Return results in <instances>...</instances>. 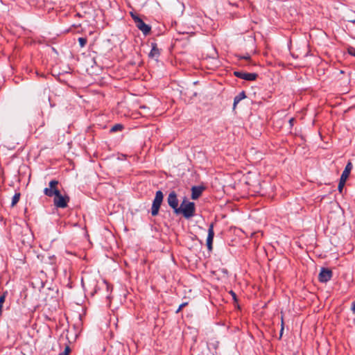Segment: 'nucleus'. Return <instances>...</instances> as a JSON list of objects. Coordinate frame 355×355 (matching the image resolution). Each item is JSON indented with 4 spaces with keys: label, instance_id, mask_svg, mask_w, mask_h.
Here are the masks:
<instances>
[{
    "label": "nucleus",
    "instance_id": "nucleus-1",
    "mask_svg": "<svg viewBox=\"0 0 355 355\" xmlns=\"http://www.w3.org/2000/svg\"><path fill=\"white\" fill-rule=\"evenodd\" d=\"M195 210L194 202L184 200L178 209L176 210L175 214H182L184 218H190L194 216Z\"/></svg>",
    "mask_w": 355,
    "mask_h": 355
},
{
    "label": "nucleus",
    "instance_id": "nucleus-14",
    "mask_svg": "<svg viewBox=\"0 0 355 355\" xmlns=\"http://www.w3.org/2000/svg\"><path fill=\"white\" fill-rule=\"evenodd\" d=\"M246 97L245 93L244 91L240 92L237 96L234 97V105L233 108L235 109L236 105L242 100Z\"/></svg>",
    "mask_w": 355,
    "mask_h": 355
},
{
    "label": "nucleus",
    "instance_id": "nucleus-31",
    "mask_svg": "<svg viewBox=\"0 0 355 355\" xmlns=\"http://www.w3.org/2000/svg\"><path fill=\"white\" fill-rule=\"evenodd\" d=\"M243 58H245V59H248V58H249V57H248H248H243Z\"/></svg>",
    "mask_w": 355,
    "mask_h": 355
},
{
    "label": "nucleus",
    "instance_id": "nucleus-10",
    "mask_svg": "<svg viewBox=\"0 0 355 355\" xmlns=\"http://www.w3.org/2000/svg\"><path fill=\"white\" fill-rule=\"evenodd\" d=\"M205 188L200 186H193L191 188V198L193 200L198 199L202 194Z\"/></svg>",
    "mask_w": 355,
    "mask_h": 355
},
{
    "label": "nucleus",
    "instance_id": "nucleus-26",
    "mask_svg": "<svg viewBox=\"0 0 355 355\" xmlns=\"http://www.w3.org/2000/svg\"><path fill=\"white\" fill-rule=\"evenodd\" d=\"M210 51H211V53L213 57L216 55V50L214 49H210Z\"/></svg>",
    "mask_w": 355,
    "mask_h": 355
},
{
    "label": "nucleus",
    "instance_id": "nucleus-30",
    "mask_svg": "<svg viewBox=\"0 0 355 355\" xmlns=\"http://www.w3.org/2000/svg\"><path fill=\"white\" fill-rule=\"evenodd\" d=\"M293 121H294V119H293V118H292V119H290L289 122H290V123H291V125H292V123H293Z\"/></svg>",
    "mask_w": 355,
    "mask_h": 355
},
{
    "label": "nucleus",
    "instance_id": "nucleus-22",
    "mask_svg": "<svg viewBox=\"0 0 355 355\" xmlns=\"http://www.w3.org/2000/svg\"><path fill=\"white\" fill-rule=\"evenodd\" d=\"M34 73L37 75V76H42V77H44L45 75L43 72H40L39 70L37 69H35L34 70Z\"/></svg>",
    "mask_w": 355,
    "mask_h": 355
},
{
    "label": "nucleus",
    "instance_id": "nucleus-2",
    "mask_svg": "<svg viewBox=\"0 0 355 355\" xmlns=\"http://www.w3.org/2000/svg\"><path fill=\"white\" fill-rule=\"evenodd\" d=\"M164 195L161 191H157L155 193V197L153 200L152 207H151V214L153 216H155L158 214L159 207L163 201Z\"/></svg>",
    "mask_w": 355,
    "mask_h": 355
},
{
    "label": "nucleus",
    "instance_id": "nucleus-29",
    "mask_svg": "<svg viewBox=\"0 0 355 355\" xmlns=\"http://www.w3.org/2000/svg\"><path fill=\"white\" fill-rule=\"evenodd\" d=\"M283 330H284V327H283V321H282V329H281V332H280L281 336L282 335Z\"/></svg>",
    "mask_w": 355,
    "mask_h": 355
},
{
    "label": "nucleus",
    "instance_id": "nucleus-15",
    "mask_svg": "<svg viewBox=\"0 0 355 355\" xmlns=\"http://www.w3.org/2000/svg\"><path fill=\"white\" fill-rule=\"evenodd\" d=\"M20 196H21L20 193H16L14 195V196L12 197V199L11 207H14L17 204V202L19 200Z\"/></svg>",
    "mask_w": 355,
    "mask_h": 355
},
{
    "label": "nucleus",
    "instance_id": "nucleus-13",
    "mask_svg": "<svg viewBox=\"0 0 355 355\" xmlns=\"http://www.w3.org/2000/svg\"><path fill=\"white\" fill-rule=\"evenodd\" d=\"M159 55V50L157 47L156 44H152V49L149 53V57L152 59L157 60Z\"/></svg>",
    "mask_w": 355,
    "mask_h": 355
},
{
    "label": "nucleus",
    "instance_id": "nucleus-3",
    "mask_svg": "<svg viewBox=\"0 0 355 355\" xmlns=\"http://www.w3.org/2000/svg\"><path fill=\"white\" fill-rule=\"evenodd\" d=\"M58 184L59 182L58 180H53L50 181L49 183V187L44 189V193L49 197L58 196L59 193V189L58 188Z\"/></svg>",
    "mask_w": 355,
    "mask_h": 355
},
{
    "label": "nucleus",
    "instance_id": "nucleus-27",
    "mask_svg": "<svg viewBox=\"0 0 355 355\" xmlns=\"http://www.w3.org/2000/svg\"><path fill=\"white\" fill-rule=\"evenodd\" d=\"M351 309L353 311V313H355V301L352 303Z\"/></svg>",
    "mask_w": 355,
    "mask_h": 355
},
{
    "label": "nucleus",
    "instance_id": "nucleus-17",
    "mask_svg": "<svg viewBox=\"0 0 355 355\" xmlns=\"http://www.w3.org/2000/svg\"><path fill=\"white\" fill-rule=\"evenodd\" d=\"M6 293H4L1 295H0V316L2 314L3 304L6 300Z\"/></svg>",
    "mask_w": 355,
    "mask_h": 355
},
{
    "label": "nucleus",
    "instance_id": "nucleus-12",
    "mask_svg": "<svg viewBox=\"0 0 355 355\" xmlns=\"http://www.w3.org/2000/svg\"><path fill=\"white\" fill-rule=\"evenodd\" d=\"M352 169V162H349L345 168V170L343 171L341 176H340V179H343V180H347L349 175V173L351 172Z\"/></svg>",
    "mask_w": 355,
    "mask_h": 355
},
{
    "label": "nucleus",
    "instance_id": "nucleus-25",
    "mask_svg": "<svg viewBox=\"0 0 355 355\" xmlns=\"http://www.w3.org/2000/svg\"><path fill=\"white\" fill-rule=\"evenodd\" d=\"M130 15H131L132 19H134L135 22L136 18H139V17L138 15H137L136 14H134L133 12H130Z\"/></svg>",
    "mask_w": 355,
    "mask_h": 355
},
{
    "label": "nucleus",
    "instance_id": "nucleus-5",
    "mask_svg": "<svg viewBox=\"0 0 355 355\" xmlns=\"http://www.w3.org/2000/svg\"><path fill=\"white\" fill-rule=\"evenodd\" d=\"M167 202L168 205L174 210V213H176V210L178 209V200L177 194L175 191H171L167 198Z\"/></svg>",
    "mask_w": 355,
    "mask_h": 355
},
{
    "label": "nucleus",
    "instance_id": "nucleus-16",
    "mask_svg": "<svg viewBox=\"0 0 355 355\" xmlns=\"http://www.w3.org/2000/svg\"><path fill=\"white\" fill-rule=\"evenodd\" d=\"M123 128V126L121 124H119V123L115 124L114 125H113L110 131L112 132H116L122 130Z\"/></svg>",
    "mask_w": 355,
    "mask_h": 355
},
{
    "label": "nucleus",
    "instance_id": "nucleus-6",
    "mask_svg": "<svg viewBox=\"0 0 355 355\" xmlns=\"http://www.w3.org/2000/svg\"><path fill=\"white\" fill-rule=\"evenodd\" d=\"M332 271L329 268H322L319 273L318 279L321 282H327L331 279Z\"/></svg>",
    "mask_w": 355,
    "mask_h": 355
},
{
    "label": "nucleus",
    "instance_id": "nucleus-20",
    "mask_svg": "<svg viewBox=\"0 0 355 355\" xmlns=\"http://www.w3.org/2000/svg\"><path fill=\"white\" fill-rule=\"evenodd\" d=\"M71 352L69 346H66L64 352L58 355H69Z\"/></svg>",
    "mask_w": 355,
    "mask_h": 355
},
{
    "label": "nucleus",
    "instance_id": "nucleus-21",
    "mask_svg": "<svg viewBox=\"0 0 355 355\" xmlns=\"http://www.w3.org/2000/svg\"><path fill=\"white\" fill-rule=\"evenodd\" d=\"M348 53L352 55H354L355 56V48L354 47H349L348 49Z\"/></svg>",
    "mask_w": 355,
    "mask_h": 355
},
{
    "label": "nucleus",
    "instance_id": "nucleus-19",
    "mask_svg": "<svg viewBox=\"0 0 355 355\" xmlns=\"http://www.w3.org/2000/svg\"><path fill=\"white\" fill-rule=\"evenodd\" d=\"M78 42H79L80 46L81 47H84L85 46V44H87V40L85 37H79Z\"/></svg>",
    "mask_w": 355,
    "mask_h": 355
},
{
    "label": "nucleus",
    "instance_id": "nucleus-8",
    "mask_svg": "<svg viewBox=\"0 0 355 355\" xmlns=\"http://www.w3.org/2000/svg\"><path fill=\"white\" fill-rule=\"evenodd\" d=\"M136 26L144 34L148 35L150 31V26L146 24L141 18L135 19Z\"/></svg>",
    "mask_w": 355,
    "mask_h": 355
},
{
    "label": "nucleus",
    "instance_id": "nucleus-7",
    "mask_svg": "<svg viewBox=\"0 0 355 355\" xmlns=\"http://www.w3.org/2000/svg\"><path fill=\"white\" fill-rule=\"evenodd\" d=\"M234 74L236 77L246 80H254L258 76L255 73H248L245 71H234Z\"/></svg>",
    "mask_w": 355,
    "mask_h": 355
},
{
    "label": "nucleus",
    "instance_id": "nucleus-9",
    "mask_svg": "<svg viewBox=\"0 0 355 355\" xmlns=\"http://www.w3.org/2000/svg\"><path fill=\"white\" fill-rule=\"evenodd\" d=\"M214 236V223H211L209 226L208 235H207V246L209 251H211V250H212V243H213Z\"/></svg>",
    "mask_w": 355,
    "mask_h": 355
},
{
    "label": "nucleus",
    "instance_id": "nucleus-11",
    "mask_svg": "<svg viewBox=\"0 0 355 355\" xmlns=\"http://www.w3.org/2000/svg\"><path fill=\"white\" fill-rule=\"evenodd\" d=\"M58 69H60V68H53V69H51V74L53 76H55L60 81H62L64 80L62 78V76L64 74V73H70L71 72V68H69V71H60V70H58Z\"/></svg>",
    "mask_w": 355,
    "mask_h": 355
},
{
    "label": "nucleus",
    "instance_id": "nucleus-28",
    "mask_svg": "<svg viewBox=\"0 0 355 355\" xmlns=\"http://www.w3.org/2000/svg\"><path fill=\"white\" fill-rule=\"evenodd\" d=\"M338 73H337V76H338L339 74L345 73L344 71L338 69Z\"/></svg>",
    "mask_w": 355,
    "mask_h": 355
},
{
    "label": "nucleus",
    "instance_id": "nucleus-32",
    "mask_svg": "<svg viewBox=\"0 0 355 355\" xmlns=\"http://www.w3.org/2000/svg\"><path fill=\"white\" fill-rule=\"evenodd\" d=\"M352 23L355 24V19L352 21Z\"/></svg>",
    "mask_w": 355,
    "mask_h": 355
},
{
    "label": "nucleus",
    "instance_id": "nucleus-18",
    "mask_svg": "<svg viewBox=\"0 0 355 355\" xmlns=\"http://www.w3.org/2000/svg\"><path fill=\"white\" fill-rule=\"evenodd\" d=\"M345 182H346V180L340 178L338 189L340 193L343 192V187L345 184Z\"/></svg>",
    "mask_w": 355,
    "mask_h": 355
},
{
    "label": "nucleus",
    "instance_id": "nucleus-24",
    "mask_svg": "<svg viewBox=\"0 0 355 355\" xmlns=\"http://www.w3.org/2000/svg\"><path fill=\"white\" fill-rule=\"evenodd\" d=\"M230 293L232 295V297H233L234 300V301H236V300H237V298H236V293H235L234 291H231L230 292Z\"/></svg>",
    "mask_w": 355,
    "mask_h": 355
},
{
    "label": "nucleus",
    "instance_id": "nucleus-4",
    "mask_svg": "<svg viewBox=\"0 0 355 355\" xmlns=\"http://www.w3.org/2000/svg\"><path fill=\"white\" fill-rule=\"evenodd\" d=\"M69 201V197L68 196H62L60 191L58 196H55L53 199L54 205L58 208L67 207Z\"/></svg>",
    "mask_w": 355,
    "mask_h": 355
},
{
    "label": "nucleus",
    "instance_id": "nucleus-23",
    "mask_svg": "<svg viewBox=\"0 0 355 355\" xmlns=\"http://www.w3.org/2000/svg\"><path fill=\"white\" fill-rule=\"evenodd\" d=\"M186 305H187V303L181 304L176 312L178 313L179 311H180L183 309V307H184Z\"/></svg>",
    "mask_w": 355,
    "mask_h": 355
}]
</instances>
